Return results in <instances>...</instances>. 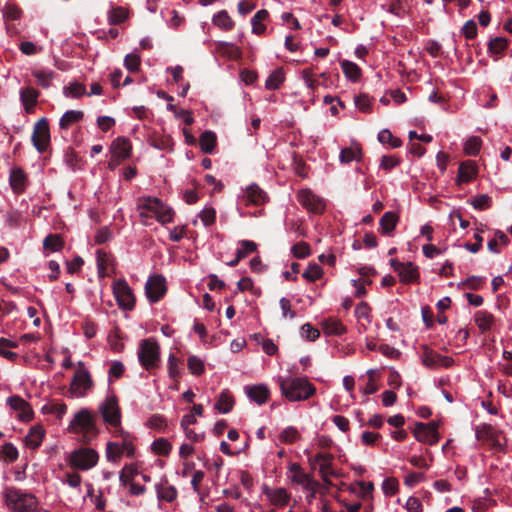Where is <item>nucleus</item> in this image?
I'll list each match as a JSON object with an SVG mask.
<instances>
[{
	"instance_id": "55",
	"label": "nucleus",
	"mask_w": 512,
	"mask_h": 512,
	"mask_svg": "<svg viewBox=\"0 0 512 512\" xmlns=\"http://www.w3.org/2000/svg\"><path fill=\"white\" fill-rule=\"evenodd\" d=\"M361 150L353 148H344L340 152V161L342 163H349L353 160H360Z\"/></svg>"
},
{
	"instance_id": "32",
	"label": "nucleus",
	"mask_w": 512,
	"mask_h": 512,
	"mask_svg": "<svg viewBox=\"0 0 512 512\" xmlns=\"http://www.w3.org/2000/svg\"><path fill=\"white\" fill-rule=\"evenodd\" d=\"M213 24L218 26L219 28L230 31L233 29L235 23L231 19V17L228 15L226 10H221L217 14L213 16Z\"/></svg>"
},
{
	"instance_id": "21",
	"label": "nucleus",
	"mask_w": 512,
	"mask_h": 512,
	"mask_svg": "<svg viewBox=\"0 0 512 512\" xmlns=\"http://www.w3.org/2000/svg\"><path fill=\"white\" fill-rule=\"evenodd\" d=\"M292 475V481L302 485L303 487L315 486L314 480L311 478L309 474H306L302 467L298 463H292L289 467Z\"/></svg>"
},
{
	"instance_id": "15",
	"label": "nucleus",
	"mask_w": 512,
	"mask_h": 512,
	"mask_svg": "<svg viewBox=\"0 0 512 512\" xmlns=\"http://www.w3.org/2000/svg\"><path fill=\"white\" fill-rule=\"evenodd\" d=\"M7 404L11 409L18 411V418L21 421H30L33 417V410L28 402L18 395L7 398Z\"/></svg>"
},
{
	"instance_id": "45",
	"label": "nucleus",
	"mask_w": 512,
	"mask_h": 512,
	"mask_svg": "<svg viewBox=\"0 0 512 512\" xmlns=\"http://www.w3.org/2000/svg\"><path fill=\"white\" fill-rule=\"evenodd\" d=\"M17 343L12 342L6 338H0V355L5 357L8 360H14L17 358V354L15 352L9 351V348H16Z\"/></svg>"
},
{
	"instance_id": "25",
	"label": "nucleus",
	"mask_w": 512,
	"mask_h": 512,
	"mask_svg": "<svg viewBox=\"0 0 512 512\" xmlns=\"http://www.w3.org/2000/svg\"><path fill=\"white\" fill-rule=\"evenodd\" d=\"M398 275L403 283L417 282L420 277L418 267L411 262H406L403 265V269L399 270Z\"/></svg>"
},
{
	"instance_id": "33",
	"label": "nucleus",
	"mask_w": 512,
	"mask_h": 512,
	"mask_svg": "<svg viewBox=\"0 0 512 512\" xmlns=\"http://www.w3.org/2000/svg\"><path fill=\"white\" fill-rule=\"evenodd\" d=\"M26 182V176L22 169L15 168L10 174V185L15 192H21L24 190Z\"/></svg>"
},
{
	"instance_id": "48",
	"label": "nucleus",
	"mask_w": 512,
	"mask_h": 512,
	"mask_svg": "<svg viewBox=\"0 0 512 512\" xmlns=\"http://www.w3.org/2000/svg\"><path fill=\"white\" fill-rule=\"evenodd\" d=\"M43 246L47 250L56 252L63 247V240L57 234H50L44 239Z\"/></svg>"
},
{
	"instance_id": "54",
	"label": "nucleus",
	"mask_w": 512,
	"mask_h": 512,
	"mask_svg": "<svg viewBox=\"0 0 512 512\" xmlns=\"http://www.w3.org/2000/svg\"><path fill=\"white\" fill-rule=\"evenodd\" d=\"M291 252L294 257L304 259L311 254L310 245L306 242H298L292 246Z\"/></svg>"
},
{
	"instance_id": "49",
	"label": "nucleus",
	"mask_w": 512,
	"mask_h": 512,
	"mask_svg": "<svg viewBox=\"0 0 512 512\" xmlns=\"http://www.w3.org/2000/svg\"><path fill=\"white\" fill-rule=\"evenodd\" d=\"M1 457L4 461L13 463L18 458V450L12 443H6L0 450Z\"/></svg>"
},
{
	"instance_id": "20",
	"label": "nucleus",
	"mask_w": 512,
	"mask_h": 512,
	"mask_svg": "<svg viewBox=\"0 0 512 512\" xmlns=\"http://www.w3.org/2000/svg\"><path fill=\"white\" fill-rule=\"evenodd\" d=\"M247 395L252 401L258 405H262L268 400L270 391L267 386L258 384L247 387Z\"/></svg>"
},
{
	"instance_id": "10",
	"label": "nucleus",
	"mask_w": 512,
	"mask_h": 512,
	"mask_svg": "<svg viewBox=\"0 0 512 512\" xmlns=\"http://www.w3.org/2000/svg\"><path fill=\"white\" fill-rule=\"evenodd\" d=\"M32 143L39 153H44L50 144V129L46 118L38 120L33 129Z\"/></svg>"
},
{
	"instance_id": "57",
	"label": "nucleus",
	"mask_w": 512,
	"mask_h": 512,
	"mask_svg": "<svg viewBox=\"0 0 512 512\" xmlns=\"http://www.w3.org/2000/svg\"><path fill=\"white\" fill-rule=\"evenodd\" d=\"M179 362H180V360L174 354L169 355L168 374H169V377L174 381H177V379L179 378V375H180Z\"/></svg>"
},
{
	"instance_id": "52",
	"label": "nucleus",
	"mask_w": 512,
	"mask_h": 512,
	"mask_svg": "<svg viewBox=\"0 0 512 512\" xmlns=\"http://www.w3.org/2000/svg\"><path fill=\"white\" fill-rule=\"evenodd\" d=\"M118 433L123 438L122 443H119L121 449H123V454L126 453L128 457H133L135 453V447L130 440L129 434L123 431L122 428L118 429Z\"/></svg>"
},
{
	"instance_id": "30",
	"label": "nucleus",
	"mask_w": 512,
	"mask_h": 512,
	"mask_svg": "<svg viewBox=\"0 0 512 512\" xmlns=\"http://www.w3.org/2000/svg\"><path fill=\"white\" fill-rule=\"evenodd\" d=\"M201 150L206 154H212L217 144V137L212 131H205L199 139Z\"/></svg>"
},
{
	"instance_id": "41",
	"label": "nucleus",
	"mask_w": 512,
	"mask_h": 512,
	"mask_svg": "<svg viewBox=\"0 0 512 512\" xmlns=\"http://www.w3.org/2000/svg\"><path fill=\"white\" fill-rule=\"evenodd\" d=\"M378 140L382 144H389L393 148H398L402 145L401 139L394 137L388 129H383L378 134Z\"/></svg>"
},
{
	"instance_id": "37",
	"label": "nucleus",
	"mask_w": 512,
	"mask_h": 512,
	"mask_svg": "<svg viewBox=\"0 0 512 512\" xmlns=\"http://www.w3.org/2000/svg\"><path fill=\"white\" fill-rule=\"evenodd\" d=\"M32 75L36 78L37 84L42 88H48L51 85V80L55 77V72L49 70L35 69Z\"/></svg>"
},
{
	"instance_id": "19",
	"label": "nucleus",
	"mask_w": 512,
	"mask_h": 512,
	"mask_svg": "<svg viewBox=\"0 0 512 512\" xmlns=\"http://www.w3.org/2000/svg\"><path fill=\"white\" fill-rule=\"evenodd\" d=\"M131 143L125 137L116 138L111 145L113 155L121 160L127 159L131 153Z\"/></svg>"
},
{
	"instance_id": "35",
	"label": "nucleus",
	"mask_w": 512,
	"mask_h": 512,
	"mask_svg": "<svg viewBox=\"0 0 512 512\" xmlns=\"http://www.w3.org/2000/svg\"><path fill=\"white\" fill-rule=\"evenodd\" d=\"M268 15V11L265 9H261L255 13L251 19L253 33L261 35L265 32L266 27L262 24V21H264Z\"/></svg>"
},
{
	"instance_id": "24",
	"label": "nucleus",
	"mask_w": 512,
	"mask_h": 512,
	"mask_svg": "<svg viewBox=\"0 0 512 512\" xmlns=\"http://www.w3.org/2000/svg\"><path fill=\"white\" fill-rule=\"evenodd\" d=\"M474 321L481 333H485L491 329L495 322L494 316L486 310H479L474 315Z\"/></svg>"
},
{
	"instance_id": "43",
	"label": "nucleus",
	"mask_w": 512,
	"mask_h": 512,
	"mask_svg": "<svg viewBox=\"0 0 512 512\" xmlns=\"http://www.w3.org/2000/svg\"><path fill=\"white\" fill-rule=\"evenodd\" d=\"M123 455V449L119 443L108 442L106 447V457L109 461L117 463Z\"/></svg>"
},
{
	"instance_id": "59",
	"label": "nucleus",
	"mask_w": 512,
	"mask_h": 512,
	"mask_svg": "<svg viewBox=\"0 0 512 512\" xmlns=\"http://www.w3.org/2000/svg\"><path fill=\"white\" fill-rule=\"evenodd\" d=\"M187 365L190 372L194 375H201L205 370L203 361L196 356H190Z\"/></svg>"
},
{
	"instance_id": "1",
	"label": "nucleus",
	"mask_w": 512,
	"mask_h": 512,
	"mask_svg": "<svg viewBox=\"0 0 512 512\" xmlns=\"http://www.w3.org/2000/svg\"><path fill=\"white\" fill-rule=\"evenodd\" d=\"M281 394L290 402L305 401L316 393L315 386L306 377L279 378Z\"/></svg>"
},
{
	"instance_id": "60",
	"label": "nucleus",
	"mask_w": 512,
	"mask_h": 512,
	"mask_svg": "<svg viewBox=\"0 0 512 512\" xmlns=\"http://www.w3.org/2000/svg\"><path fill=\"white\" fill-rule=\"evenodd\" d=\"M137 474L138 471L136 468H134L132 465H126L121 471L119 480L123 485H127Z\"/></svg>"
},
{
	"instance_id": "5",
	"label": "nucleus",
	"mask_w": 512,
	"mask_h": 512,
	"mask_svg": "<svg viewBox=\"0 0 512 512\" xmlns=\"http://www.w3.org/2000/svg\"><path fill=\"white\" fill-rule=\"evenodd\" d=\"M141 207L142 209L152 213L157 221L162 224L170 223L173 221L174 211L158 198H145Z\"/></svg>"
},
{
	"instance_id": "64",
	"label": "nucleus",
	"mask_w": 512,
	"mask_h": 512,
	"mask_svg": "<svg viewBox=\"0 0 512 512\" xmlns=\"http://www.w3.org/2000/svg\"><path fill=\"white\" fill-rule=\"evenodd\" d=\"M301 334L308 341H315L319 336L320 332L318 329L314 328L311 324H304L301 328Z\"/></svg>"
},
{
	"instance_id": "23",
	"label": "nucleus",
	"mask_w": 512,
	"mask_h": 512,
	"mask_svg": "<svg viewBox=\"0 0 512 512\" xmlns=\"http://www.w3.org/2000/svg\"><path fill=\"white\" fill-rule=\"evenodd\" d=\"M264 493L267 495L273 505L285 506L290 499L289 493L284 488H277L270 490L267 486L264 487Z\"/></svg>"
},
{
	"instance_id": "26",
	"label": "nucleus",
	"mask_w": 512,
	"mask_h": 512,
	"mask_svg": "<svg viewBox=\"0 0 512 512\" xmlns=\"http://www.w3.org/2000/svg\"><path fill=\"white\" fill-rule=\"evenodd\" d=\"M157 496L160 500L173 502L178 495L177 489L173 485H169L165 480L156 486Z\"/></svg>"
},
{
	"instance_id": "11",
	"label": "nucleus",
	"mask_w": 512,
	"mask_h": 512,
	"mask_svg": "<svg viewBox=\"0 0 512 512\" xmlns=\"http://www.w3.org/2000/svg\"><path fill=\"white\" fill-rule=\"evenodd\" d=\"M421 361L422 364L430 369H435L439 366L449 368L454 364L452 357L443 356L427 345H421Z\"/></svg>"
},
{
	"instance_id": "46",
	"label": "nucleus",
	"mask_w": 512,
	"mask_h": 512,
	"mask_svg": "<svg viewBox=\"0 0 512 512\" xmlns=\"http://www.w3.org/2000/svg\"><path fill=\"white\" fill-rule=\"evenodd\" d=\"M323 273L324 271L322 267L316 263H313L307 267L302 276L309 282H315L323 276Z\"/></svg>"
},
{
	"instance_id": "22",
	"label": "nucleus",
	"mask_w": 512,
	"mask_h": 512,
	"mask_svg": "<svg viewBox=\"0 0 512 512\" xmlns=\"http://www.w3.org/2000/svg\"><path fill=\"white\" fill-rule=\"evenodd\" d=\"M399 221V217L395 212L387 211L383 214L379 222V230L384 235H390Z\"/></svg>"
},
{
	"instance_id": "58",
	"label": "nucleus",
	"mask_w": 512,
	"mask_h": 512,
	"mask_svg": "<svg viewBox=\"0 0 512 512\" xmlns=\"http://www.w3.org/2000/svg\"><path fill=\"white\" fill-rule=\"evenodd\" d=\"M96 260L99 277H104L106 274L108 254L104 250L98 249L96 251Z\"/></svg>"
},
{
	"instance_id": "56",
	"label": "nucleus",
	"mask_w": 512,
	"mask_h": 512,
	"mask_svg": "<svg viewBox=\"0 0 512 512\" xmlns=\"http://www.w3.org/2000/svg\"><path fill=\"white\" fill-rule=\"evenodd\" d=\"M141 59L138 54L130 53L125 56L124 66L130 72H136L139 70Z\"/></svg>"
},
{
	"instance_id": "9",
	"label": "nucleus",
	"mask_w": 512,
	"mask_h": 512,
	"mask_svg": "<svg viewBox=\"0 0 512 512\" xmlns=\"http://www.w3.org/2000/svg\"><path fill=\"white\" fill-rule=\"evenodd\" d=\"M99 410L107 424L118 429L121 428V411L115 395L107 397L100 405Z\"/></svg>"
},
{
	"instance_id": "14",
	"label": "nucleus",
	"mask_w": 512,
	"mask_h": 512,
	"mask_svg": "<svg viewBox=\"0 0 512 512\" xmlns=\"http://www.w3.org/2000/svg\"><path fill=\"white\" fill-rule=\"evenodd\" d=\"M299 203L314 214H321L325 209L324 201L310 190H301L297 195Z\"/></svg>"
},
{
	"instance_id": "27",
	"label": "nucleus",
	"mask_w": 512,
	"mask_h": 512,
	"mask_svg": "<svg viewBox=\"0 0 512 512\" xmlns=\"http://www.w3.org/2000/svg\"><path fill=\"white\" fill-rule=\"evenodd\" d=\"M45 431L40 425L33 426L25 438L26 445L31 449L38 448L44 438Z\"/></svg>"
},
{
	"instance_id": "16",
	"label": "nucleus",
	"mask_w": 512,
	"mask_h": 512,
	"mask_svg": "<svg viewBox=\"0 0 512 512\" xmlns=\"http://www.w3.org/2000/svg\"><path fill=\"white\" fill-rule=\"evenodd\" d=\"M477 176V166L474 161L467 160L460 164L458 169L457 184L468 183Z\"/></svg>"
},
{
	"instance_id": "63",
	"label": "nucleus",
	"mask_w": 512,
	"mask_h": 512,
	"mask_svg": "<svg viewBox=\"0 0 512 512\" xmlns=\"http://www.w3.org/2000/svg\"><path fill=\"white\" fill-rule=\"evenodd\" d=\"M399 483L395 478H387L382 484V489L385 495L392 496L398 491Z\"/></svg>"
},
{
	"instance_id": "18",
	"label": "nucleus",
	"mask_w": 512,
	"mask_h": 512,
	"mask_svg": "<svg viewBox=\"0 0 512 512\" xmlns=\"http://www.w3.org/2000/svg\"><path fill=\"white\" fill-rule=\"evenodd\" d=\"M39 94V91L33 87H25L20 90V100L27 113L33 112V109L37 104Z\"/></svg>"
},
{
	"instance_id": "31",
	"label": "nucleus",
	"mask_w": 512,
	"mask_h": 512,
	"mask_svg": "<svg viewBox=\"0 0 512 512\" xmlns=\"http://www.w3.org/2000/svg\"><path fill=\"white\" fill-rule=\"evenodd\" d=\"M323 330L328 335L340 336L346 332L345 326L341 321L329 318L323 322Z\"/></svg>"
},
{
	"instance_id": "44",
	"label": "nucleus",
	"mask_w": 512,
	"mask_h": 512,
	"mask_svg": "<svg viewBox=\"0 0 512 512\" xmlns=\"http://www.w3.org/2000/svg\"><path fill=\"white\" fill-rule=\"evenodd\" d=\"M67 411V405L63 402L61 403H48L42 407V412L47 414H55L57 418L61 419Z\"/></svg>"
},
{
	"instance_id": "13",
	"label": "nucleus",
	"mask_w": 512,
	"mask_h": 512,
	"mask_svg": "<svg viewBox=\"0 0 512 512\" xmlns=\"http://www.w3.org/2000/svg\"><path fill=\"white\" fill-rule=\"evenodd\" d=\"M166 280L162 275L150 276L145 284V293L152 303L158 302L166 294Z\"/></svg>"
},
{
	"instance_id": "47",
	"label": "nucleus",
	"mask_w": 512,
	"mask_h": 512,
	"mask_svg": "<svg viewBox=\"0 0 512 512\" xmlns=\"http://www.w3.org/2000/svg\"><path fill=\"white\" fill-rule=\"evenodd\" d=\"M508 46V40L504 37L492 38L488 43V51L492 54H501Z\"/></svg>"
},
{
	"instance_id": "6",
	"label": "nucleus",
	"mask_w": 512,
	"mask_h": 512,
	"mask_svg": "<svg viewBox=\"0 0 512 512\" xmlns=\"http://www.w3.org/2000/svg\"><path fill=\"white\" fill-rule=\"evenodd\" d=\"M69 430L73 433H83L85 436L97 433L93 417L87 409H82L75 414L70 422Z\"/></svg>"
},
{
	"instance_id": "3",
	"label": "nucleus",
	"mask_w": 512,
	"mask_h": 512,
	"mask_svg": "<svg viewBox=\"0 0 512 512\" xmlns=\"http://www.w3.org/2000/svg\"><path fill=\"white\" fill-rule=\"evenodd\" d=\"M137 356L141 366L148 372L159 368L161 358L158 342L154 338L142 339L138 345Z\"/></svg>"
},
{
	"instance_id": "50",
	"label": "nucleus",
	"mask_w": 512,
	"mask_h": 512,
	"mask_svg": "<svg viewBox=\"0 0 512 512\" xmlns=\"http://www.w3.org/2000/svg\"><path fill=\"white\" fill-rule=\"evenodd\" d=\"M128 17V12L123 7L113 8L109 13V23L111 25H119Z\"/></svg>"
},
{
	"instance_id": "42",
	"label": "nucleus",
	"mask_w": 512,
	"mask_h": 512,
	"mask_svg": "<svg viewBox=\"0 0 512 512\" xmlns=\"http://www.w3.org/2000/svg\"><path fill=\"white\" fill-rule=\"evenodd\" d=\"M482 145V140L477 136L470 137L464 144V152L469 156H476Z\"/></svg>"
},
{
	"instance_id": "29",
	"label": "nucleus",
	"mask_w": 512,
	"mask_h": 512,
	"mask_svg": "<svg viewBox=\"0 0 512 512\" xmlns=\"http://www.w3.org/2000/svg\"><path fill=\"white\" fill-rule=\"evenodd\" d=\"M234 398L228 390H224L220 393L219 398L215 404V409L220 413H228L233 409Z\"/></svg>"
},
{
	"instance_id": "39",
	"label": "nucleus",
	"mask_w": 512,
	"mask_h": 512,
	"mask_svg": "<svg viewBox=\"0 0 512 512\" xmlns=\"http://www.w3.org/2000/svg\"><path fill=\"white\" fill-rule=\"evenodd\" d=\"M218 50L222 54L226 55L227 57L233 60H238L239 58H241L242 55L241 50L237 46L229 42H220L218 44Z\"/></svg>"
},
{
	"instance_id": "17",
	"label": "nucleus",
	"mask_w": 512,
	"mask_h": 512,
	"mask_svg": "<svg viewBox=\"0 0 512 512\" xmlns=\"http://www.w3.org/2000/svg\"><path fill=\"white\" fill-rule=\"evenodd\" d=\"M243 198L246 204L261 205L266 202L268 197L258 185L252 184L247 187Z\"/></svg>"
},
{
	"instance_id": "40",
	"label": "nucleus",
	"mask_w": 512,
	"mask_h": 512,
	"mask_svg": "<svg viewBox=\"0 0 512 512\" xmlns=\"http://www.w3.org/2000/svg\"><path fill=\"white\" fill-rule=\"evenodd\" d=\"M171 449H172L171 443L165 438L156 439L152 443V450L157 455L168 456Z\"/></svg>"
},
{
	"instance_id": "51",
	"label": "nucleus",
	"mask_w": 512,
	"mask_h": 512,
	"mask_svg": "<svg viewBox=\"0 0 512 512\" xmlns=\"http://www.w3.org/2000/svg\"><path fill=\"white\" fill-rule=\"evenodd\" d=\"M240 248L237 249L236 254L238 255V259H244L250 253H253L257 250V244L250 240H241L239 241Z\"/></svg>"
},
{
	"instance_id": "8",
	"label": "nucleus",
	"mask_w": 512,
	"mask_h": 512,
	"mask_svg": "<svg viewBox=\"0 0 512 512\" xmlns=\"http://www.w3.org/2000/svg\"><path fill=\"white\" fill-rule=\"evenodd\" d=\"M98 453L91 448H80L70 455V464L72 467L80 470H89L98 462Z\"/></svg>"
},
{
	"instance_id": "36",
	"label": "nucleus",
	"mask_w": 512,
	"mask_h": 512,
	"mask_svg": "<svg viewBox=\"0 0 512 512\" xmlns=\"http://www.w3.org/2000/svg\"><path fill=\"white\" fill-rule=\"evenodd\" d=\"M63 94L65 97L80 98L86 95V86L80 82H71L68 86L63 88Z\"/></svg>"
},
{
	"instance_id": "12",
	"label": "nucleus",
	"mask_w": 512,
	"mask_h": 512,
	"mask_svg": "<svg viewBox=\"0 0 512 512\" xmlns=\"http://www.w3.org/2000/svg\"><path fill=\"white\" fill-rule=\"evenodd\" d=\"M415 438L422 443L434 445L439 441L438 423L431 421L429 423L417 422L413 430Z\"/></svg>"
},
{
	"instance_id": "7",
	"label": "nucleus",
	"mask_w": 512,
	"mask_h": 512,
	"mask_svg": "<svg viewBox=\"0 0 512 512\" xmlns=\"http://www.w3.org/2000/svg\"><path fill=\"white\" fill-rule=\"evenodd\" d=\"M113 294L118 306L123 310H132L135 307V297L132 289L125 279H118L113 283Z\"/></svg>"
},
{
	"instance_id": "53",
	"label": "nucleus",
	"mask_w": 512,
	"mask_h": 512,
	"mask_svg": "<svg viewBox=\"0 0 512 512\" xmlns=\"http://www.w3.org/2000/svg\"><path fill=\"white\" fill-rule=\"evenodd\" d=\"M299 438H300V433L293 426H289V427L285 428L279 435L280 441L283 443H288V444L296 442Z\"/></svg>"
},
{
	"instance_id": "62",
	"label": "nucleus",
	"mask_w": 512,
	"mask_h": 512,
	"mask_svg": "<svg viewBox=\"0 0 512 512\" xmlns=\"http://www.w3.org/2000/svg\"><path fill=\"white\" fill-rule=\"evenodd\" d=\"M199 217L205 226H209L216 220V211L212 207H206L199 213Z\"/></svg>"
},
{
	"instance_id": "38",
	"label": "nucleus",
	"mask_w": 512,
	"mask_h": 512,
	"mask_svg": "<svg viewBox=\"0 0 512 512\" xmlns=\"http://www.w3.org/2000/svg\"><path fill=\"white\" fill-rule=\"evenodd\" d=\"M284 79L285 76L282 68H277L267 78L265 82V87L268 90H276L283 83Z\"/></svg>"
},
{
	"instance_id": "4",
	"label": "nucleus",
	"mask_w": 512,
	"mask_h": 512,
	"mask_svg": "<svg viewBox=\"0 0 512 512\" xmlns=\"http://www.w3.org/2000/svg\"><path fill=\"white\" fill-rule=\"evenodd\" d=\"M93 387V380L88 370L84 368L82 362L79 363V368L75 371L68 390L69 397L80 398L84 397L88 390Z\"/></svg>"
},
{
	"instance_id": "2",
	"label": "nucleus",
	"mask_w": 512,
	"mask_h": 512,
	"mask_svg": "<svg viewBox=\"0 0 512 512\" xmlns=\"http://www.w3.org/2000/svg\"><path fill=\"white\" fill-rule=\"evenodd\" d=\"M4 499L7 507L13 512H34L37 509V498L15 487L6 488Z\"/></svg>"
},
{
	"instance_id": "61",
	"label": "nucleus",
	"mask_w": 512,
	"mask_h": 512,
	"mask_svg": "<svg viewBox=\"0 0 512 512\" xmlns=\"http://www.w3.org/2000/svg\"><path fill=\"white\" fill-rule=\"evenodd\" d=\"M492 199L486 194H481L476 196L473 201L472 205L475 209L478 210H486L491 207Z\"/></svg>"
},
{
	"instance_id": "34",
	"label": "nucleus",
	"mask_w": 512,
	"mask_h": 512,
	"mask_svg": "<svg viewBox=\"0 0 512 512\" xmlns=\"http://www.w3.org/2000/svg\"><path fill=\"white\" fill-rule=\"evenodd\" d=\"M341 68H342L343 73L349 80H351L353 82H356L359 80V78L361 76V69L357 64H355L354 62H351L349 60H343L341 62Z\"/></svg>"
},
{
	"instance_id": "28",
	"label": "nucleus",
	"mask_w": 512,
	"mask_h": 512,
	"mask_svg": "<svg viewBox=\"0 0 512 512\" xmlns=\"http://www.w3.org/2000/svg\"><path fill=\"white\" fill-rule=\"evenodd\" d=\"M83 117L84 113L82 111L68 110L60 118L59 126L61 129L67 130L73 124L80 122Z\"/></svg>"
}]
</instances>
